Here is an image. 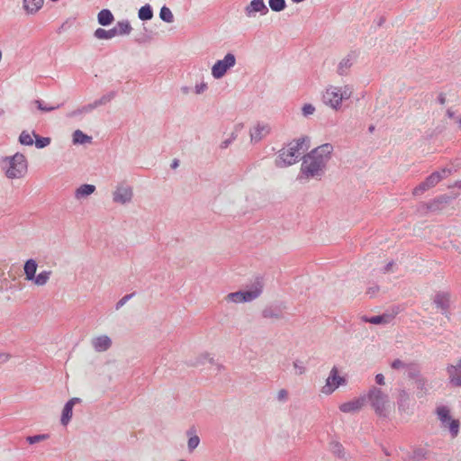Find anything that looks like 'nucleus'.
Segmentation results:
<instances>
[{
	"label": "nucleus",
	"instance_id": "62",
	"mask_svg": "<svg viewBox=\"0 0 461 461\" xmlns=\"http://www.w3.org/2000/svg\"><path fill=\"white\" fill-rule=\"evenodd\" d=\"M393 265H394L393 261H390L389 263H387L386 266L384 267V273L389 272L392 269Z\"/></svg>",
	"mask_w": 461,
	"mask_h": 461
},
{
	"label": "nucleus",
	"instance_id": "8",
	"mask_svg": "<svg viewBox=\"0 0 461 461\" xmlns=\"http://www.w3.org/2000/svg\"><path fill=\"white\" fill-rule=\"evenodd\" d=\"M347 384V380L345 377L339 375V370L337 366H333L330 372L329 376L326 379V383L324 386L321 388V393L330 395L339 386L345 385Z\"/></svg>",
	"mask_w": 461,
	"mask_h": 461
},
{
	"label": "nucleus",
	"instance_id": "7",
	"mask_svg": "<svg viewBox=\"0 0 461 461\" xmlns=\"http://www.w3.org/2000/svg\"><path fill=\"white\" fill-rule=\"evenodd\" d=\"M236 64V57L232 53H227L222 59L217 60L212 68V76L215 79L221 78L226 72Z\"/></svg>",
	"mask_w": 461,
	"mask_h": 461
},
{
	"label": "nucleus",
	"instance_id": "42",
	"mask_svg": "<svg viewBox=\"0 0 461 461\" xmlns=\"http://www.w3.org/2000/svg\"><path fill=\"white\" fill-rule=\"evenodd\" d=\"M159 17L162 21L170 23L174 22V15L171 10L167 6H162L159 12Z\"/></svg>",
	"mask_w": 461,
	"mask_h": 461
},
{
	"label": "nucleus",
	"instance_id": "34",
	"mask_svg": "<svg viewBox=\"0 0 461 461\" xmlns=\"http://www.w3.org/2000/svg\"><path fill=\"white\" fill-rule=\"evenodd\" d=\"M92 140L91 136L85 134L82 131L77 130L73 133V143L74 144H85L90 142Z\"/></svg>",
	"mask_w": 461,
	"mask_h": 461
},
{
	"label": "nucleus",
	"instance_id": "46",
	"mask_svg": "<svg viewBox=\"0 0 461 461\" xmlns=\"http://www.w3.org/2000/svg\"><path fill=\"white\" fill-rule=\"evenodd\" d=\"M49 434H38V435H33V436H28L26 438V441L31 444V445H33V444H36V443H39L41 441H43V440H46L47 438H49Z\"/></svg>",
	"mask_w": 461,
	"mask_h": 461
},
{
	"label": "nucleus",
	"instance_id": "29",
	"mask_svg": "<svg viewBox=\"0 0 461 461\" xmlns=\"http://www.w3.org/2000/svg\"><path fill=\"white\" fill-rule=\"evenodd\" d=\"M186 435L188 436L187 447L189 452H193L200 443V438L195 433V430L190 429L186 431Z\"/></svg>",
	"mask_w": 461,
	"mask_h": 461
},
{
	"label": "nucleus",
	"instance_id": "38",
	"mask_svg": "<svg viewBox=\"0 0 461 461\" xmlns=\"http://www.w3.org/2000/svg\"><path fill=\"white\" fill-rule=\"evenodd\" d=\"M442 179H444V176L441 175L440 172H433L424 181L426 182L427 186L431 188L439 183V181Z\"/></svg>",
	"mask_w": 461,
	"mask_h": 461
},
{
	"label": "nucleus",
	"instance_id": "37",
	"mask_svg": "<svg viewBox=\"0 0 461 461\" xmlns=\"http://www.w3.org/2000/svg\"><path fill=\"white\" fill-rule=\"evenodd\" d=\"M206 362H209L212 365H214L213 357H211L208 353L201 354L194 361H191L190 365L193 366H199L201 365H204Z\"/></svg>",
	"mask_w": 461,
	"mask_h": 461
},
{
	"label": "nucleus",
	"instance_id": "52",
	"mask_svg": "<svg viewBox=\"0 0 461 461\" xmlns=\"http://www.w3.org/2000/svg\"><path fill=\"white\" fill-rule=\"evenodd\" d=\"M314 112H315V107L311 104H305L302 108L303 115L305 117L313 114Z\"/></svg>",
	"mask_w": 461,
	"mask_h": 461
},
{
	"label": "nucleus",
	"instance_id": "48",
	"mask_svg": "<svg viewBox=\"0 0 461 461\" xmlns=\"http://www.w3.org/2000/svg\"><path fill=\"white\" fill-rule=\"evenodd\" d=\"M293 365L295 369L296 375H301L306 372V367L303 361L297 359V360L294 361Z\"/></svg>",
	"mask_w": 461,
	"mask_h": 461
},
{
	"label": "nucleus",
	"instance_id": "64",
	"mask_svg": "<svg viewBox=\"0 0 461 461\" xmlns=\"http://www.w3.org/2000/svg\"><path fill=\"white\" fill-rule=\"evenodd\" d=\"M179 166V160L177 158L173 159L171 163V168L176 169Z\"/></svg>",
	"mask_w": 461,
	"mask_h": 461
},
{
	"label": "nucleus",
	"instance_id": "19",
	"mask_svg": "<svg viewBox=\"0 0 461 461\" xmlns=\"http://www.w3.org/2000/svg\"><path fill=\"white\" fill-rule=\"evenodd\" d=\"M262 291L263 285L259 280H258L252 290L242 291V303H249L257 299L262 294Z\"/></svg>",
	"mask_w": 461,
	"mask_h": 461
},
{
	"label": "nucleus",
	"instance_id": "36",
	"mask_svg": "<svg viewBox=\"0 0 461 461\" xmlns=\"http://www.w3.org/2000/svg\"><path fill=\"white\" fill-rule=\"evenodd\" d=\"M330 451L339 458L345 457V449L342 444L339 441H331L330 444Z\"/></svg>",
	"mask_w": 461,
	"mask_h": 461
},
{
	"label": "nucleus",
	"instance_id": "24",
	"mask_svg": "<svg viewBox=\"0 0 461 461\" xmlns=\"http://www.w3.org/2000/svg\"><path fill=\"white\" fill-rule=\"evenodd\" d=\"M37 267H38L37 262L32 258H30L25 262L23 269H24L25 277L28 281L32 280V278H34V276H36L35 274H36Z\"/></svg>",
	"mask_w": 461,
	"mask_h": 461
},
{
	"label": "nucleus",
	"instance_id": "59",
	"mask_svg": "<svg viewBox=\"0 0 461 461\" xmlns=\"http://www.w3.org/2000/svg\"><path fill=\"white\" fill-rule=\"evenodd\" d=\"M375 383L379 385L384 384V376L382 374H377L375 375Z\"/></svg>",
	"mask_w": 461,
	"mask_h": 461
},
{
	"label": "nucleus",
	"instance_id": "30",
	"mask_svg": "<svg viewBox=\"0 0 461 461\" xmlns=\"http://www.w3.org/2000/svg\"><path fill=\"white\" fill-rule=\"evenodd\" d=\"M116 29L117 35H128L131 33L132 28L128 20H122L117 22L116 25L113 27Z\"/></svg>",
	"mask_w": 461,
	"mask_h": 461
},
{
	"label": "nucleus",
	"instance_id": "32",
	"mask_svg": "<svg viewBox=\"0 0 461 461\" xmlns=\"http://www.w3.org/2000/svg\"><path fill=\"white\" fill-rule=\"evenodd\" d=\"M138 17L141 21H149L153 18V10L149 4L141 6L138 12Z\"/></svg>",
	"mask_w": 461,
	"mask_h": 461
},
{
	"label": "nucleus",
	"instance_id": "13",
	"mask_svg": "<svg viewBox=\"0 0 461 461\" xmlns=\"http://www.w3.org/2000/svg\"><path fill=\"white\" fill-rule=\"evenodd\" d=\"M451 201L450 196L447 194L440 195L428 203H422V208L426 211L437 212L445 208V206Z\"/></svg>",
	"mask_w": 461,
	"mask_h": 461
},
{
	"label": "nucleus",
	"instance_id": "12",
	"mask_svg": "<svg viewBox=\"0 0 461 461\" xmlns=\"http://www.w3.org/2000/svg\"><path fill=\"white\" fill-rule=\"evenodd\" d=\"M358 58V52L357 50H350L338 64L337 73L341 76H347L349 74L350 68L357 61Z\"/></svg>",
	"mask_w": 461,
	"mask_h": 461
},
{
	"label": "nucleus",
	"instance_id": "18",
	"mask_svg": "<svg viewBox=\"0 0 461 461\" xmlns=\"http://www.w3.org/2000/svg\"><path fill=\"white\" fill-rule=\"evenodd\" d=\"M79 398H72L68 401L63 408L60 422L66 426L70 421L73 414V407L77 402H79Z\"/></svg>",
	"mask_w": 461,
	"mask_h": 461
},
{
	"label": "nucleus",
	"instance_id": "55",
	"mask_svg": "<svg viewBox=\"0 0 461 461\" xmlns=\"http://www.w3.org/2000/svg\"><path fill=\"white\" fill-rule=\"evenodd\" d=\"M276 398L279 402H285L288 398V392L285 389L279 390Z\"/></svg>",
	"mask_w": 461,
	"mask_h": 461
},
{
	"label": "nucleus",
	"instance_id": "53",
	"mask_svg": "<svg viewBox=\"0 0 461 461\" xmlns=\"http://www.w3.org/2000/svg\"><path fill=\"white\" fill-rule=\"evenodd\" d=\"M135 42L138 44H145L151 41V37L146 33H141L135 38Z\"/></svg>",
	"mask_w": 461,
	"mask_h": 461
},
{
	"label": "nucleus",
	"instance_id": "26",
	"mask_svg": "<svg viewBox=\"0 0 461 461\" xmlns=\"http://www.w3.org/2000/svg\"><path fill=\"white\" fill-rule=\"evenodd\" d=\"M95 38L98 40H110L115 36H117L116 29L112 28L110 30H104L103 28H98L94 32Z\"/></svg>",
	"mask_w": 461,
	"mask_h": 461
},
{
	"label": "nucleus",
	"instance_id": "27",
	"mask_svg": "<svg viewBox=\"0 0 461 461\" xmlns=\"http://www.w3.org/2000/svg\"><path fill=\"white\" fill-rule=\"evenodd\" d=\"M417 388V397L422 398L427 395L429 388H428V381L425 377H418L417 380L414 381Z\"/></svg>",
	"mask_w": 461,
	"mask_h": 461
},
{
	"label": "nucleus",
	"instance_id": "22",
	"mask_svg": "<svg viewBox=\"0 0 461 461\" xmlns=\"http://www.w3.org/2000/svg\"><path fill=\"white\" fill-rule=\"evenodd\" d=\"M95 191V186L90 184H84L77 187L75 191V197L77 200L86 198Z\"/></svg>",
	"mask_w": 461,
	"mask_h": 461
},
{
	"label": "nucleus",
	"instance_id": "20",
	"mask_svg": "<svg viewBox=\"0 0 461 461\" xmlns=\"http://www.w3.org/2000/svg\"><path fill=\"white\" fill-rule=\"evenodd\" d=\"M450 383L455 386H461V359L456 366L447 367Z\"/></svg>",
	"mask_w": 461,
	"mask_h": 461
},
{
	"label": "nucleus",
	"instance_id": "49",
	"mask_svg": "<svg viewBox=\"0 0 461 461\" xmlns=\"http://www.w3.org/2000/svg\"><path fill=\"white\" fill-rule=\"evenodd\" d=\"M429 189L430 188L427 186L426 182L423 181L413 189L412 194L413 195H420Z\"/></svg>",
	"mask_w": 461,
	"mask_h": 461
},
{
	"label": "nucleus",
	"instance_id": "60",
	"mask_svg": "<svg viewBox=\"0 0 461 461\" xmlns=\"http://www.w3.org/2000/svg\"><path fill=\"white\" fill-rule=\"evenodd\" d=\"M379 290V287L377 285L369 287L367 290V294L371 296L374 295L377 291Z\"/></svg>",
	"mask_w": 461,
	"mask_h": 461
},
{
	"label": "nucleus",
	"instance_id": "2",
	"mask_svg": "<svg viewBox=\"0 0 461 461\" xmlns=\"http://www.w3.org/2000/svg\"><path fill=\"white\" fill-rule=\"evenodd\" d=\"M309 147L310 139L308 137H301L292 140L288 143L287 149L283 148L278 151L276 166L277 167H285L294 164Z\"/></svg>",
	"mask_w": 461,
	"mask_h": 461
},
{
	"label": "nucleus",
	"instance_id": "56",
	"mask_svg": "<svg viewBox=\"0 0 461 461\" xmlns=\"http://www.w3.org/2000/svg\"><path fill=\"white\" fill-rule=\"evenodd\" d=\"M206 89H207V84L204 82L196 85L194 87L195 94H197V95L203 93Z\"/></svg>",
	"mask_w": 461,
	"mask_h": 461
},
{
	"label": "nucleus",
	"instance_id": "51",
	"mask_svg": "<svg viewBox=\"0 0 461 461\" xmlns=\"http://www.w3.org/2000/svg\"><path fill=\"white\" fill-rule=\"evenodd\" d=\"M135 293H131L129 294L124 295L122 298H121L115 304V309L119 310L121 309L130 299H131L134 296Z\"/></svg>",
	"mask_w": 461,
	"mask_h": 461
},
{
	"label": "nucleus",
	"instance_id": "3",
	"mask_svg": "<svg viewBox=\"0 0 461 461\" xmlns=\"http://www.w3.org/2000/svg\"><path fill=\"white\" fill-rule=\"evenodd\" d=\"M366 402H369L376 415L382 418H387L390 410L389 395L384 393L380 388L372 386L366 394Z\"/></svg>",
	"mask_w": 461,
	"mask_h": 461
},
{
	"label": "nucleus",
	"instance_id": "63",
	"mask_svg": "<svg viewBox=\"0 0 461 461\" xmlns=\"http://www.w3.org/2000/svg\"><path fill=\"white\" fill-rule=\"evenodd\" d=\"M438 101L440 104H444L446 103V95L444 94H439Z\"/></svg>",
	"mask_w": 461,
	"mask_h": 461
},
{
	"label": "nucleus",
	"instance_id": "15",
	"mask_svg": "<svg viewBox=\"0 0 461 461\" xmlns=\"http://www.w3.org/2000/svg\"><path fill=\"white\" fill-rule=\"evenodd\" d=\"M270 126L266 123H257L252 131H250V140L252 142H258L264 137L270 133Z\"/></svg>",
	"mask_w": 461,
	"mask_h": 461
},
{
	"label": "nucleus",
	"instance_id": "4",
	"mask_svg": "<svg viewBox=\"0 0 461 461\" xmlns=\"http://www.w3.org/2000/svg\"><path fill=\"white\" fill-rule=\"evenodd\" d=\"M2 163H6L5 167V173L9 179H17L23 177L28 171V162L25 156L20 152L15 153L14 156L5 157Z\"/></svg>",
	"mask_w": 461,
	"mask_h": 461
},
{
	"label": "nucleus",
	"instance_id": "40",
	"mask_svg": "<svg viewBox=\"0 0 461 461\" xmlns=\"http://www.w3.org/2000/svg\"><path fill=\"white\" fill-rule=\"evenodd\" d=\"M268 5L273 12L279 13L286 8V2L285 0H268Z\"/></svg>",
	"mask_w": 461,
	"mask_h": 461
},
{
	"label": "nucleus",
	"instance_id": "35",
	"mask_svg": "<svg viewBox=\"0 0 461 461\" xmlns=\"http://www.w3.org/2000/svg\"><path fill=\"white\" fill-rule=\"evenodd\" d=\"M262 316L266 319H281L282 312L279 309L273 307H267L262 312Z\"/></svg>",
	"mask_w": 461,
	"mask_h": 461
},
{
	"label": "nucleus",
	"instance_id": "47",
	"mask_svg": "<svg viewBox=\"0 0 461 461\" xmlns=\"http://www.w3.org/2000/svg\"><path fill=\"white\" fill-rule=\"evenodd\" d=\"M35 104L37 105V108L42 112H51L61 106V104H58L56 106H50L45 104L42 100H36Z\"/></svg>",
	"mask_w": 461,
	"mask_h": 461
},
{
	"label": "nucleus",
	"instance_id": "28",
	"mask_svg": "<svg viewBox=\"0 0 461 461\" xmlns=\"http://www.w3.org/2000/svg\"><path fill=\"white\" fill-rule=\"evenodd\" d=\"M95 109V104L93 102L91 104L83 105V106H81V107H79V108H77V109L68 113V117H69V118L79 117V116L83 115V114L91 113Z\"/></svg>",
	"mask_w": 461,
	"mask_h": 461
},
{
	"label": "nucleus",
	"instance_id": "16",
	"mask_svg": "<svg viewBox=\"0 0 461 461\" xmlns=\"http://www.w3.org/2000/svg\"><path fill=\"white\" fill-rule=\"evenodd\" d=\"M92 347L96 352H104L112 346V339L107 335H101L92 339Z\"/></svg>",
	"mask_w": 461,
	"mask_h": 461
},
{
	"label": "nucleus",
	"instance_id": "54",
	"mask_svg": "<svg viewBox=\"0 0 461 461\" xmlns=\"http://www.w3.org/2000/svg\"><path fill=\"white\" fill-rule=\"evenodd\" d=\"M407 365H408V364L403 363V362H402V360H400V359H394V360L392 362V364H391V367H392L393 369H402V368H404V369H405Z\"/></svg>",
	"mask_w": 461,
	"mask_h": 461
},
{
	"label": "nucleus",
	"instance_id": "6",
	"mask_svg": "<svg viewBox=\"0 0 461 461\" xmlns=\"http://www.w3.org/2000/svg\"><path fill=\"white\" fill-rule=\"evenodd\" d=\"M438 420L441 422L443 428H447L452 438H456L459 432V421L458 420L452 419L450 416V411L447 406H438L436 410Z\"/></svg>",
	"mask_w": 461,
	"mask_h": 461
},
{
	"label": "nucleus",
	"instance_id": "21",
	"mask_svg": "<svg viewBox=\"0 0 461 461\" xmlns=\"http://www.w3.org/2000/svg\"><path fill=\"white\" fill-rule=\"evenodd\" d=\"M393 314L384 313L382 315H376L372 317L362 316L361 319L364 322L378 325L389 323L393 319Z\"/></svg>",
	"mask_w": 461,
	"mask_h": 461
},
{
	"label": "nucleus",
	"instance_id": "43",
	"mask_svg": "<svg viewBox=\"0 0 461 461\" xmlns=\"http://www.w3.org/2000/svg\"><path fill=\"white\" fill-rule=\"evenodd\" d=\"M32 135L35 138L34 143L38 149H43L50 143V138L49 137L39 136L35 131H32Z\"/></svg>",
	"mask_w": 461,
	"mask_h": 461
},
{
	"label": "nucleus",
	"instance_id": "1",
	"mask_svg": "<svg viewBox=\"0 0 461 461\" xmlns=\"http://www.w3.org/2000/svg\"><path fill=\"white\" fill-rule=\"evenodd\" d=\"M333 146L322 144L303 157L299 179L320 178L325 173Z\"/></svg>",
	"mask_w": 461,
	"mask_h": 461
},
{
	"label": "nucleus",
	"instance_id": "58",
	"mask_svg": "<svg viewBox=\"0 0 461 461\" xmlns=\"http://www.w3.org/2000/svg\"><path fill=\"white\" fill-rule=\"evenodd\" d=\"M441 175L444 176V178H446L447 176L451 175L454 171L451 167H444L440 171Z\"/></svg>",
	"mask_w": 461,
	"mask_h": 461
},
{
	"label": "nucleus",
	"instance_id": "45",
	"mask_svg": "<svg viewBox=\"0 0 461 461\" xmlns=\"http://www.w3.org/2000/svg\"><path fill=\"white\" fill-rule=\"evenodd\" d=\"M241 297H242V291H237V292L228 294L225 297V300L227 302H230V303H242Z\"/></svg>",
	"mask_w": 461,
	"mask_h": 461
},
{
	"label": "nucleus",
	"instance_id": "31",
	"mask_svg": "<svg viewBox=\"0 0 461 461\" xmlns=\"http://www.w3.org/2000/svg\"><path fill=\"white\" fill-rule=\"evenodd\" d=\"M406 373H407V376L410 378V379H412V380H417L418 377H421L422 375H420V369L419 367V366L417 364H414V363H410L406 366Z\"/></svg>",
	"mask_w": 461,
	"mask_h": 461
},
{
	"label": "nucleus",
	"instance_id": "17",
	"mask_svg": "<svg viewBox=\"0 0 461 461\" xmlns=\"http://www.w3.org/2000/svg\"><path fill=\"white\" fill-rule=\"evenodd\" d=\"M43 5L44 0H23V9L27 15L36 14Z\"/></svg>",
	"mask_w": 461,
	"mask_h": 461
},
{
	"label": "nucleus",
	"instance_id": "25",
	"mask_svg": "<svg viewBox=\"0 0 461 461\" xmlns=\"http://www.w3.org/2000/svg\"><path fill=\"white\" fill-rule=\"evenodd\" d=\"M397 404L400 411H406L409 408L410 404V394L409 393L402 389L399 391V395L397 398Z\"/></svg>",
	"mask_w": 461,
	"mask_h": 461
},
{
	"label": "nucleus",
	"instance_id": "9",
	"mask_svg": "<svg viewBox=\"0 0 461 461\" xmlns=\"http://www.w3.org/2000/svg\"><path fill=\"white\" fill-rule=\"evenodd\" d=\"M132 197V188L126 183H120L113 193V201L120 204H126L131 203Z\"/></svg>",
	"mask_w": 461,
	"mask_h": 461
},
{
	"label": "nucleus",
	"instance_id": "10",
	"mask_svg": "<svg viewBox=\"0 0 461 461\" xmlns=\"http://www.w3.org/2000/svg\"><path fill=\"white\" fill-rule=\"evenodd\" d=\"M268 7L266 5L264 0H251L244 7V14L247 18H255L258 14L266 15L268 13Z\"/></svg>",
	"mask_w": 461,
	"mask_h": 461
},
{
	"label": "nucleus",
	"instance_id": "14",
	"mask_svg": "<svg viewBox=\"0 0 461 461\" xmlns=\"http://www.w3.org/2000/svg\"><path fill=\"white\" fill-rule=\"evenodd\" d=\"M366 402V397L362 395L352 401L340 404L339 411L345 413L357 412L365 405Z\"/></svg>",
	"mask_w": 461,
	"mask_h": 461
},
{
	"label": "nucleus",
	"instance_id": "33",
	"mask_svg": "<svg viewBox=\"0 0 461 461\" xmlns=\"http://www.w3.org/2000/svg\"><path fill=\"white\" fill-rule=\"evenodd\" d=\"M50 276H51V271L45 270V271L39 273L37 276H34V278H32V281L36 285L42 286L48 283Z\"/></svg>",
	"mask_w": 461,
	"mask_h": 461
},
{
	"label": "nucleus",
	"instance_id": "61",
	"mask_svg": "<svg viewBox=\"0 0 461 461\" xmlns=\"http://www.w3.org/2000/svg\"><path fill=\"white\" fill-rule=\"evenodd\" d=\"M9 359V355L5 353H0V363H5Z\"/></svg>",
	"mask_w": 461,
	"mask_h": 461
},
{
	"label": "nucleus",
	"instance_id": "23",
	"mask_svg": "<svg viewBox=\"0 0 461 461\" xmlns=\"http://www.w3.org/2000/svg\"><path fill=\"white\" fill-rule=\"evenodd\" d=\"M114 21V16L109 9H103L97 14V22L102 26H108Z\"/></svg>",
	"mask_w": 461,
	"mask_h": 461
},
{
	"label": "nucleus",
	"instance_id": "5",
	"mask_svg": "<svg viewBox=\"0 0 461 461\" xmlns=\"http://www.w3.org/2000/svg\"><path fill=\"white\" fill-rule=\"evenodd\" d=\"M353 90L348 85L343 87L330 86L326 88L322 100L326 105H329L334 110H338L343 100H348L351 97Z\"/></svg>",
	"mask_w": 461,
	"mask_h": 461
},
{
	"label": "nucleus",
	"instance_id": "57",
	"mask_svg": "<svg viewBox=\"0 0 461 461\" xmlns=\"http://www.w3.org/2000/svg\"><path fill=\"white\" fill-rule=\"evenodd\" d=\"M452 165H453V167H451V168L453 169L454 172H456L457 169L461 168V158H456L452 162Z\"/></svg>",
	"mask_w": 461,
	"mask_h": 461
},
{
	"label": "nucleus",
	"instance_id": "11",
	"mask_svg": "<svg viewBox=\"0 0 461 461\" xmlns=\"http://www.w3.org/2000/svg\"><path fill=\"white\" fill-rule=\"evenodd\" d=\"M433 304L440 310L441 313L450 320V294L447 292H438L433 298Z\"/></svg>",
	"mask_w": 461,
	"mask_h": 461
},
{
	"label": "nucleus",
	"instance_id": "41",
	"mask_svg": "<svg viewBox=\"0 0 461 461\" xmlns=\"http://www.w3.org/2000/svg\"><path fill=\"white\" fill-rule=\"evenodd\" d=\"M115 95H116V93L114 91H111L108 94L104 95L101 98H99L94 102L95 108L108 104L115 97Z\"/></svg>",
	"mask_w": 461,
	"mask_h": 461
},
{
	"label": "nucleus",
	"instance_id": "50",
	"mask_svg": "<svg viewBox=\"0 0 461 461\" xmlns=\"http://www.w3.org/2000/svg\"><path fill=\"white\" fill-rule=\"evenodd\" d=\"M237 137H238L237 132H232L229 139L224 140L221 143L220 148L222 149H227L237 139Z\"/></svg>",
	"mask_w": 461,
	"mask_h": 461
},
{
	"label": "nucleus",
	"instance_id": "44",
	"mask_svg": "<svg viewBox=\"0 0 461 461\" xmlns=\"http://www.w3.org/2000/svg\"><path fill=\"white\" fill-rule=\"evenodd\" d=\"M32 136V133L31 134L27 131H23L19 136V142L24 146H32L34 142Z\"/></svg>",
	"mask_w": 461,
	"mask_h": 461
},
{
	"label": "nucleus",
	"instance_id": "39",
	"mask_svg": "<svg viewBox=\"0 0 461 461\" xmlns=\"http://www.w3.org/2000/svg\"><path fill=\"white\" fill-rule=\"evenodd\" d=\"M429 452L424 447H417L413 450L411 458L415 461H421L427 459Z\"/></svg>",
	"mask_w": 461,
	"mask_h": 461
}]
</instances>
